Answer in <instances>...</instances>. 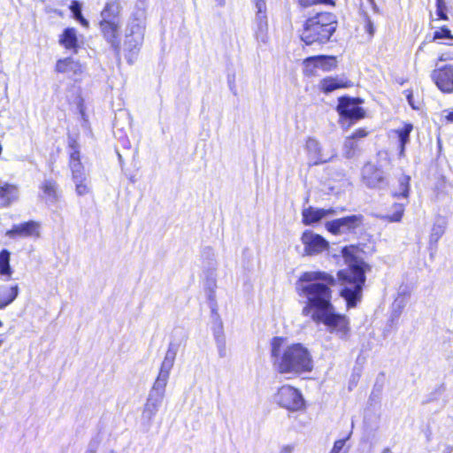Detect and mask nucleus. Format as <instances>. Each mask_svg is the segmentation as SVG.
<instances>
[{"label":"nucleus","mask_w":453,"mask_h":453,"mask_svg":"<svg viewBox=\"0 0 453 453\" xmlns=\"http://www.w3.org/2000/svg\"><path fill=\"white\" fill-rule=\"evenodd\" d=\"M364 217L361 214H353L339 218L326 223V228L333 234H341L352 232L360 226Z\"/></svg>","instance_id":"nucleus-11"},{"label":"nucleus","mask_w":453,"mask_h":453,"mask_svg":"<svg viewBox=\"0 0 453 453\" xmlns=\"http://www.w3.org/2000/svg\"><path fill=\"white\" fill-rule=\"evenodd\" d=\"M352 86L353 83L344 76H328L322 79L319 82L320 90L325 94H329L336 89L350 88Z\"/></svg>","instance_id":"nucleus-21"},{"label":"nucleus","mask_w":453,"mask_h":453,"mask_svg":"<svg viewBox=\"0 0 453 453\" xmlns=\"http://www.w3.org/2000/svg\"><path fill=\"white\" fill-rule=\"evenodd\" d=\"M350 434L351 433H349L346 438L337 440L330 453H341L346 444V441L349 439Z\"/></svg>","instance_id":"nucleus-41"},{"label":"nucleus","mask_w":453,"mask_h":453,"mask_svg":"<svg viewBox=\"0 0 453 453\" xmlns=\"http://www.w3.org/2000/svg\"><path fill=\"white\" fill-rule=\"evenodd\" d=\"M68 147H69V166L71 170L81 169L84 168L83 165L81 162V153H80V146L78 142L73 139L69 138L68 141Z\"/></svg>","instance_id":"nucleus-29"},{"label":"nucleus","mask_w":453,"mask_h":453,"mask_svg":"<svg viewBox=\"0 0 453 453\" xmlns=\"http://www.w3.org/2000/svg\"><path fill=\"white\" fill-rule=\"evenodd\" d=\"M206 295H207V298L208 300L210 301V304H211V311H212V314L217 312L216 311V294H215V290H206Z\"/></svg>","instance_id":"nucleus-44"},{"label":"nucleus","mask_w":453,"mask_h":453,"mask_svg":"<svg viewBox=\"0 0 453 453\" xmlns=\"http://www.w3.org/2000/svg\"><path fill=\"white\" fill-rule=\"evenodd\" d=\"M101 443V439L98 436H96L90 440L88 445V449L84 453H96L97 449Z\"/></svg>","instance_id":"nucleus-42"},{"label":"nucleus","mask_w":453,"mask_h":453,"mask_svg":"<svg viewBox=\"0 0 453 453\" xmlns=\"http://www.w3.org/2000/svg\"><path fill=\"white\" fill-rule=\"evenodd\" d=\"M302 242L307 255L312 256L327 250L329 243L321 235L306 230L302 235Z\"/></svg>","instance_id":"nucleus-13"},{"label":"nucleus","mask_w":453,"mask_h":453,"mask_svg":"<svg viewBox=\"0 0 453 453\" xmlns=\"http://www.w3.org/2000/svg\"><path fill=\"white\" fill-rule=\"evenodd\" d=\"M55 71L57 73H65L70 77H75L82 73L83 67L79 61L72 58H65L57 61Z\"/></svg>","instance_id":"nucleus-23"},{"label":"nucleus","mask_w":453,"mask_h":453,"mask_svg":"<svg viewBox=\"0 0 453 453\" xmlns=\"http://www.w3.org/2000/svg\"><path fill=\"white\" fill-rule=\"evenodd\" d=\"M265 11L266 9L257 10L255 19V37L257 42L262 43H266L268 40V24Z\"/></svg>","instance_id":"nucleus-24"},{"label":"nucleus","mask_w":453,"mask_h":453,"mask_svg":"<svg viewBox=\"0 0 453 453\" xmlns=\"http://www.w3.org/2000/svg\"><path fill=\"white\" fill-rule=\"evenodd\" d=\"M304 73L313 74L314 69L320 68L325 72L334 69L337 65L336 58L328 55H318L308 57L303 60Z\"/></svg>","instance_id":"nucleus-12"},{"label":"nucleus","mask_w":453,"mask_h":453,"mask_svg":"<svg viewBox=\"0 0 453 453\" xmlns=\"http://www.w3.org/2000/svg\"><path fill=\"white\" fill-rule=\"evenodd\" d=\"M293 448L291 446H285L280 453H292Z\"/></svg>","instance_id":"nucleus-50"},{"label":"nucleus","mask_w":453,"mask_h":453,"mask_svg":"<svg viewBox=\"0 0 453 453\" xmlns=\"http://www.w3.org/2000/svg\"><path fill=\"white\" fill-rule=\"evenodd\" d=\"M40 224L34 220H29L21 224H15L6 232L9 238L39 236Z\"/></svg>","instance_id":"nucleus-16"},{"label":"nucleus","mask_w":453,"mask_h":453,"mask_svg":"<svg viewBox=\"0 0 453 453\" xmlns=\"http://www.w3.org/2000/svg\"><path fill=\"white\" fill-rule=\"evenodd\" d=\"M274 401L280 407L291 411H300L304 407L302 393L289 385H284L278 389Z\"/></svg>","instance_id":"nucleus-9"},{"label":"nucleus","mask_w":453,"mask_h":453,"mask_svg":"<svg viewBox=\"0 0 453 453\" xmlns=\"http://www.w3.org/2000/svg\"><path fill=\"white\" fill-rule=\"evenodd\" d=\"M332 0H298V4L303 7H309L317 4H331Z\"/></svg>","instance_id":"nucleus-43"},{"label":"nucleus","mask_w":453,"mask_h":453,"mask_svg":"<svg viewBox=\"0 0 453 453\" xmlns=\"http://www.w3.org/2000/svg\"><path fill=\"white\" fill-rule=\"evenodd\" d=\"M218 349L219 357L224 358L226 357V338L214 339Z\"/></svg>","instance_id":"nucleus-40"},{"label":"nucleus","mask_w":453,"mask_h":453,"mask_svg":"<svg viewBox=\"0 0 453 453\" xmlns=\"http://www.w3.org/2000/svg\"><path fill=\"white\" fill-rule=\"evenodd\" d=\"M11 253L9 250L4 249L0 251V275L6 276L10 279L12 270L10 265Z\"/></svg>","instance_id":"nucleus-33"},{"label":"nucleus","mask_w":453,"mask_h":453,"mask_svg":"<svg viewBox=\"0 0 453 453\" xmlns=\"http://www.w3.org/2000/svg\"><path fill=\"white\" fill-rule=\"evenodd\" d=\"M365 28L369 35H373V33H374L373 24L370 19H368V20H367Z\"/></svg>","instance_id":"nucleus-49"},{"label":"nucleus","mask_w":453,"mask_h":453,"mask_svg":"<svg viewBox=\"0 0 453 453\" xmlns=\"http://www.w3.org/2000/svg\"><path fill=\"white\" fill-rule=\"evenodd\" d=\"M314 322L325 325L330 334H335L342 341L347 342L350 338L349 319L336 312L332 299H329V304H326L323 312L316 314Z\"/></svg>","instance_id":"nucleus-7"},{"label":"nucleus","mask_w":453,"mask_h":453,"mask_svg":"<svg viewBox=\"0 0 453 453\" xmlns=\"http://www.w3.org/2000/svg\"><path fill=\"white\" fill-rule=\"evenodd\" d=\"M4 340L0 339V347L2 346Z\"/></svg>","instance_id":"nucleus-54"},{"label":"nucleus","mask_w":453,"mask_h":453,"mask_svg":"<svg viewBox=\"0 0 453 453\" xmlns=\"http://www.w3.org/2000/svg\"><path fill=\"white\" fill-rule=\"evenodd\" d=\"M337 28L336 16L331 12H319L310 17L303 25L302 41L307 44L328 42Z\"/></svg>","instance_id":"nucleus-5"},{"label":"nucleus","mask_w":453,"mask_h":453,"mask_svg":"<svg viewBox=\"0 0 453 453\" xmlns=\"http://www.w3.org/2000/svg\"><path fill=\"white\" fill-rule=\"evenodd\" d=\"M446 119L449 122H453V109L446 115Z\"/></svg>","instance_id":"nucleus-51"},{"label":"nucleus","mask_w":453,"mask_h":453,"mask_svg":"<svg viewBox=\"0 0 453 453\" xmlns=\"http://www.w3.org/2000/svg\"><path fill=\"white\" fill-rule=\"evenodd\" d=\"M220 5L224 4V0H217Z\"/></svg>","instance_id":"nucleus-52"},{"label":"nucleus","mask_w":453,"mask_h":453,"mask_svg":"<svg viewBox=\"0 0 453 453\" xmlns=\"http://www.w3.org/2000/svg\"><path fill=\"white\" fill-rule=\"evenodd\" d=\"M357 147L358 145L356 140L347 137L343 146L345 157L347 158L354 157L356 156Z\"/></svg>","instance_id":"nucleus-35"},{"label":"nucleus","mask_w":453,"mask_h":453,"mask_svg":"<svg viewBox=\"0 0 453 453\" xmlns=\"http://www.w3.org/2000/svg\"><path fill=\"white\" fill-rule=\"evenodd\" d=\"M367 135V132L364 128L357 129L349 137L353 138L354 140H357L359 138L365 137Z\"/></svg>","instance_id":"nucleus-46"},{"label":"nucleus","mask_w":453,"mask_h":453,"mask_svg":"<svg viewBox=\"0 0 453 453\" xmlns=\"http://www.w3.org/2000/svg\"><path fill=\"white\" fill-rule=\"evenodd\" d=\"M69 9L72 12L73 18L78 21L82 27L88 28L89 27V22L87 19H85L82 15V4L78 0H73L69 6Z\"/></svg>","instance_id":"nucleus-31"},{"label":"nucleus","mask_w":453,"mask_h":453,"mask_svg":"<svg viewBox=\"0 0 453 453\" xmlns=\"http://www.w3.org/2000/svg\"><path fill=\"white\" fill-rule=\"evenodd\" d=\"M342 256L348 268L337 273L338 280L342 286L341 296L346 300L348 308H352L361 299L366 280L365 273L370 266L363 259L355 256L348 247L342 249Z\"/></svg>","instance_id":"nucleus-3"},{"label":"nucleus","mask_w":453,"mask_h":453,"mask_svg":"<svg viewBox=\"0 0 453 453\" xmlns=\"http://www.w3.org/2000/svg\"><path fill=\"white\" fill-rule=\"evenodd\" d=\"M204 288H205V291L216 289V288H217L216 279L214 276H212V274L207 277Z\"/></svg>","instance_id":"nucleus-45"},{"label":"nucleus","mask_w":453,"mask_h":453,"mask_svg":"<svg viewBox=\"0 0 453 453\" xmlns=\"http://www.w3.org/2000/svg\"><path fill=\"white\" fill-rule=\"evenodd\" d=\"M306 150L311 159L313 160L312 165H317L328 162L334 157V153L325 154L318 140L309 138L306 141Z\"/></svg>","instance_id":"nucleus-18"},{"label":"nucleus","mask_w":453,"mask_h":453,"mask_svg":"<svg viewBox=\"0 0 453 453\" xmlns=\"http://www.w3.org/2000/svg\"><path fill=\"white\" fill-rule=\"evenodd\" d=\"M216 319L215 325L212 328L213 331V337L214 339H219V338H225L224 330H223V323L221 319H219V315L215 312L213 313Z\"/></svg>","instance_id":"nucleus-37"},{"label":"nucleus","mask_w":453,"mask_h":453,"mask_svg":"<svg viewBox=\"0 0 453 453\" xmlns=\"http://www.w3.org/2000/svg\"><path fill=\"white\" fill-rule=\"evenodd\" d=\"M364 183L370 188H382L387 181L382 170L372 164H366L362 169Z\"/></svg>","instance_id":"nucleus-14"},{"label":"nucleus","mask_w":453,"mask_h":453,"mask_svg":"<svg viewBox=\"0 0 453 453\" xmlns=\"http://www.w3.org/2000/svg\"><path fill=\"white\" fill-rule=\"evenodd\" d=\"M122 6L119 0L108 1L101 12V21L99 23L101 31L106 41L111 45L119 49V29L121 27L120 14Z\"/></svg>","instance_id":"nucleus-6"},{"label":"nucleus","mask_w":453,"mask_h":453,"mask_svg":"<svg viewBox=\"0 0 453 453\" xmlns=\"http://www.w3.org/2000/svg\"><path fill=\"white\" fill-rule=\"evenodd\" d=\"M434 39L441 40L446 43H449L453 41V35L448 27H441L434 33Z\"/></svg>","instance_id":"nucleus-36"},{"label":"nucleus","mask_w":453,"mask_h":453,"mask_svg":"<svg viewBox=\"0 0 453 453\" xmlns=\"http://www.w3.org/2000/svg\"><path fill=\"white\" fill-rule=\"evenodd\" d=\"M436 14L440 19H448L447 6L444 0H436Z\"/></svg>","instance_id":"nucleus-39"},{"label":"nucleus","mask_w":453,"mask_h":453,"mask_svg":"<svg viewBox=\"0 0 453 453\" xmlns=\"http://www.w3.org/2000/svg\"><path fill=\"white\" fill-rule=\"evenodd\" d=\"M59 43L67 50L77 51L78 38L76 29L73 27H67L64 29L59 38Z\"/></svg>","instance_id":"nucleus-27"},{"label":"nucleus","mask_w":453,"mask_h":453,"mask_svg":"<svg viewBox=\"0 0 453 453\" xmlns=\"http://www.w3.org/2000/svg\"><path fill=\"white\" fill-rule=\"evenodd\" d=\"M273 369L283 375L299 376L313 369L310 350L302 343H288L285 337L274 336L270 342Z\"/></svg>","instance_id":"nucleus-1"},{"label":"nucleus","mask_w":453,"mask_h":453,"mask_svg":"<svg viewBox=\"0 0 453 453\" xmlns=\"http://www.w3.org/2000/svg\"><path fill=\"white\" fill-rule=\"evenodd\" d=\"M336 285V279L324 271L303 273L296 282V289L300 296L306 298V305L302 310L303 316L311 314V319L317 313L324 311L329 299H332L331 288Z\"/></svg>","instance_id":"nucleus-2"},{"label":"nucleus","mask_w":453,"mask_h":453,"mask_svg":"<svg viewBox=\"0 0 453 453\" xmlns=\"http://www.w3.org/2000/svg\"><path fill=\"white\" fill-rule=\"evenodd\" d=\"M255 4L257 10L261 11L262 9H266V4L265 0H255Z\"/></svg>","instance_id":"nucleus-48"},{"label":"nucleus","mask_w":453,"mask_h":453,"mask_svg":"<svg viewBox=\"0 0 453 453\" xmlns=\"http://www.w3.org/2000/svg\"><path fill=\"white\" fill-rule=\"evenodd\" d=\"M19 196L18 188L11 184H5L0 187V207L8 206L11 203L17 200Z\"/></svg>","instance_id":"nucleus-30"},{"label":"nucleus","mask_w":453,"mask_h":453,"mask_svg":"<svg viewBox=\"0 0 453 453\" xmlns=\"http://www.w3.org/2000/svg\"><path fill=\"white\" fill-rule=\"evenodd\" d=\"M172 337L173 340L168 345V349L157 377L165 380H169L170 372L173 367L179 349L180 345L187 340V334L183 328H175L173 332Z\"/></svg>","instance_id":"nucleus-8"},{"label":"nucleus","mask_w":453,"mask_h":453,"mask_svg":"<svg viewBox=\"0 0 453 453\" xmlns=\"http://www.w3.org/2000/svg\"><path fill=\"white\" fill-rule=\"evenodd\" d=\"M444 234V226L441 224H434L430 234V242L436 243Z\"/></svg>","instance_id":"nucleus-38"},{"label":"nucleus","mask_w":453,"mask_h":453,"mask_svg":"<svg viewBox=\"0 0 453 453\" xmlns=\"http://www.w3.org/2000/svg\"><path fill=\"white\" fill-rule=\"evenodd\" d=\"M72 180L75 186L77 196H83L91 193L90 179L85 168L71 170Z\"/></svg>","instance_id":"nucleus-19"},{"label":"nucleus","mask_w":453,"mask_h":453,"mask_svg":"<svg viewBox=\"0 0 453 453\" xmlns=\"http://www.w3.org/2000/svg\"><path fill=\"white\" fill-rule=\"evenodd\" d=\"M404 93L406 95V99H407L409 104L411 106V108L418 109V107L414 103L412 92L411 90H405Z\"/></svg>","instance_id":"nucleus-47"},{"label":"nucleus","mask_w":453,"mask_h":453,"mask_svg":"<svg viewBox=\"0 0 453 453\" xmlns=\"http://www.w3.org/2000/svg\"><path fill=\"white\" fill-rule=\"evenodd\" d=\"M168 380L157 378L149 392L146 403L159 409L163 403Z\"/></svg>","instance_id":"nucleus-20"},{"label":"nucleus","mask_w":453,"mask_h":453,"mask_svg":"<svg viewBox=\"0 0 453 453\" xmlns=\"http://www.w3.org/2000/svg\"><path fill=\"white\" fill-rule=\"evenodd\" d=\"M39 188L42 190V198L47 203L55 204L59 201L60 191L58 184L53 179H45L40 185Z\"/></svg>","instance_id":"nucleus-22"},{"label":"nucleus","mask_w":453,"mask_h":453,"mask_svg":"<svg viewBox=\"0 0 453 453\" xmlns=\"http://www.w3.org/2000/svg\"><path fill=\"white\" fill-rule=\"evenodd\" d=\"M338 213L337 209H319L310 206L302 211L303 223L306 226L319 222L322 219Z\"/></svg>","instance_id":"nucleus-17"},{"label":"nucleus","mask_w":453,"mask_h":453,"mask_svg":"<svg viewBox=\"0 0 453 453\" xmlns=\"http://www.w3.org/2000/svg\"><path fill=\"white\" fill-rule=\"evenodd\" d=\"M370 2H372V0H369Z\"/></svg>","instance_id":"nucleus-55"},{"label":"nucleus","mask_w":453,"mask_h":453,"mask_svg":"<svg viewBox=\"0 0 453 453\" xmlns=\"http://www.w3.org/2000/svg\"><path fill=\"white\" fill-rule=\"evenodd\" d=\"M147 0H137L126 28L125 50L127 61L132 63L143 42L147 19Z\"/></svg>","instance_id":"nucleus-4"},{"label":"nucleus","mask_w":453,"mask_h":453,"mask_svg":"<svg viewBox=\"0 0 453 453\" xmlns=\"http://www.w3.org/2000/svg\"><path fill=\"white\" fill-rule=\"evenodd\" d=\"M413 130V125L411 123H405L402 128L395 130L399 142V157H404L405 147L410 142V135Z\"/></svg>","instance_id":"nucleus-28"},{"label":"nucleus","mask_w":453,"mask_h":453,"mask_svg":"<svg viewBox=\"0 0 453 453\" xmlns=\"http://www.w3.org/2000/svg\"><path fill=\"white\" fill-rule=\"evenodd\" d=\"M159 409L157 407L145 403L142 412V424L146 426L148 431L153 422L155 416L157 415Z\"/></svg>","instance_id":"nucleus-32"},{"label":"nucleus","mask_w":453,"mask_h":453,"mask_svg":"<svg viewBox=\"0 0 453 453\" xmlns=\"http://www.w3.org/2000/svg\"><path fill=\"white\" fill-rule=\"evenodd\" d=\"M118 156H119V160H121L122 159L121 155L119 153H118Z\"/></svg>","instance_id":"nucleus-53"},{"label":"nucleus","mask_w":453,"mask_h":453,"mask_svg":"<svg viewBox=\"0 0 453 453\" xmlns=\"http://www.w3.org/2000/svg\"><path fill=\"white\" fill-rule=\"evenodd\" d=\"M19 288L18 285L12 287L0 286V310L10 305L19 296Z\"/></svg>","instance_id":"nucleus-26"},{"label":"nucleus","mask_w":453,"mask_h":453,"mask_svg":"<svg viewBox=\"0 0 453 453\" xmlns=\"http://www.w3.org/2000/svg\"><path fill=\"white\" fill-rule=\"evenodd\" d=\"M362 101L359 98L342 96L338 100L337 111L343 119L355 122L363 119L365 115V110L360 106Z\"/></svg>","instance_id":"nucleus-10"},{"label":"nucleus","mask_w":453,"mask_h":453,"mask_svg":"<svg viewBox=\"0 0 453 453\" xmlns=\"http://www.w3.org/2000/svg\"><path fill=\"white\" fill-rule=\"evenodd\" d=\"M432 79L441 91L453 93V65H446L434 70Z\"/></svg>","instance_id":"nucleus-15"},{"label":"nucleus","mask_w":453,"mask_h":453,"mask_svg":"<svg viewBox=\"0 0 453 453\" xmlns=\"http://www.w3.org/2000/svg\"><path fill=\"white\" fill-rule=\"evenodd\" d=\"M404 203H395L393 204L394 212L384 215L382 219L388 222H400L404 212Z\"/></svg>","instance_id":"nucleus-34"},{"label":"nucleus","mask_w":453,"mask_h":453,"mask_svg":"<svg viewBox=\"0 0 453 453\" xmlns=\"http://www.w3.org/2000/svg\"><path fill=\"white\" fill-rule=\"evenodd\" d=\"M411 176L401 174L397 179V187L392 190V196L397 199L408 200L411 192Z\"/></svg>","instance_id":"nucleus-25"}]
</instances>
